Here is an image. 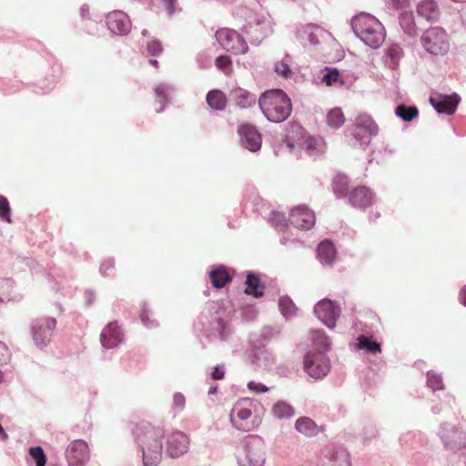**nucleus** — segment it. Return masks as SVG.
<instances>
[{
  "label": "nucleus",
  "instance_id": "1",
  "mask_svg": "<svg viewBox=\"0 0 466 466\" xmlns=\"http://www.w3.org/2000/svg\"><path fill=\"white\" fill-rule=\"evenodd\" d=\"M229 321V312L222 301H208L194 325L209 341L226 342L234 333Z\"/></svg>",
  "mask_w": 466,
  "mask_h": 466
},
{
  "label": "nucleus",
  "instance_id": "2",
  "mask_svg": "<svg viewBox=\"0 0 466 466\" xmlns=\"http://www.w3.org/2000/svg\"><path fill=\"white\" fill-rule=\"evenodd\" d=\"M135 441L142 452L144 466H158L163 455V427L142 421L132 431Z\"/></svg>",
  "mask_w": 466,
  "mask_h": 466
},
{
  "label": "nucleus",
  "instance_id": "3",
  "mask_svg": "<svg viewBox=\"0 0 466 466\" xmlns=\"http://www.w3.org/2000/svg\"><path fill=\"white\" fill-rule=\"evenodd\" d=\"M264 413L265 409L258 400L242 398L234 404L230 421L235 429L250 431L260 425Z\"/></svg>",
  "mask_w": 466,
  "mask_h": 466
},
{
  "label": "nucleus",
  "instance_id": "4",
  "mask_svg": "<svg viewBox=\"0 0 466 466\" xmlns=\"http://www.w3.org/2000/svg\"><path fill=\"white\" fill-rule=\"evenodd\" d=\"M438 436L446 451H450L448 466H466V438L461 429L450 422L440 425Z\"/></svg>",
  "mask_w": 466,
  "mask_h": 466
},
{
  "label": "nucleus",
  "instance_id": "5",
  "mask_svg": "<svg viewBox=\"0 0 466 466\" xmlns=\"http://www.w3.org/2000/svg\"><path fill=\"white\" fill-rule=\"evenodd\" d=\"M258 106L264 116L270 122L285 121L292 112V103L282 89H269L258 98Z\"/></svg>",
  "mask_w": 466,
  "mask_h": 466
},
{
  "label": "nucleus",
  "instance_id": "6",
  "mask_svg": "<svg viewBox=\"0 0 466 466\" xmlns=\"http://www.w3.org/2000/svg\"><path fill=\"white\" fill-rule=\"evenodd\" d=\"M266 452V444L261 437L248 436L237 450V463L238 466H264Z\"/></svg>",
  "mask_w": 466,
  "mask_h": 466
},
{
  "label": "nucleus",
  "instance_id": "7",
  "mask_svg": "<svg viewBox=\"0 0 466 466\" xmlns=\"http://www.w3.org/2000/svg\"><path fill=\"white\" fill-rule=\"evenodd\" d=\"M420 44L424 50L432 56H443L450 48L448 35L440 26L425 30L420 36Z\"/></svg>",
  "mask_w": 466,
  "mask_h": 466
},
{
  "label": "nucleus",
  "instance_id": "8",
  "mask_svg": "<svg viewBox=\"0 0 466 466\" xmlns=\"http://www.w3.org/2000/svg\"><path fill=\"white\" fill-rule=\"evenodd\" d=\"M379 132V127L372 117L366 114H360L355 121V130L352 134L353 147L365 148L373 137H376Z\"/></svg>",
  "mask_w": 466,
  "mask_h": 466
},
{
  "label": "nucleus",
  "instance_id": "9",
  "mask_svg": "<svg viewBox=\"0 0 466 466\" xmlns=\"http://www.w3.org/2000/svg\"><path fill=\"white\" fill-rule=\"evenodd\" d=\"M56 327V319L53 317H39L31 321L30 333L38 349L42 350L50 343Z\"/></svg>",
  "mask_w": 466,
  "mask_h": 466
},
{
  "label": "nucleus",
  "instance_id": "10",
  "mask_svg": "<svg viewBox=\"0 0 466 466\" xmlns=\"http://www.w3.org/2000/svg\"><path fill=\"white\" fill-rule=\"evenodd\" d=\"M216 38L220 46L235 55L245 54L248 50L247 41L238 31L221 28L216 32Z\"/></svg>",
  "mask_w": 466,
  "mask_h": 466
},
{
  "label": "nucleus",
  "instance_id": "11",
  "mask_svg": "<svg viewBox=\"0 0 466 466\" xmlns=\"http://www.w3.org/2000/svg\"><path fill=\"white\" fill-rule=\"evenodd\" d=\"M304 370L315 380L323 379L330 370V360L326 354L307 351L303 360Z\"/></svg>",
  "mask_w": 466,
  "mask_h": 466
},
{
  "label": "nucleus",
  "instance_id": "12",
  "mask_svg": "<svg viewBox=\"0 0 466 466\" xmlns=\"http://www.w3.org/2000/svg\"><path fill=\"white\" fill-rule=\"evenodd\" d=\"M314 313L325 326L329 329H334L341 309L336 301L325 298L317 302L314 307Z\"/></svg>",
  "mask_w": 466,
  "mask_h": 466
},
{
  "label": "nucleus",
  "instance_id": "13",
  "mask_svg": "<svg viewBox=\"0 0 466 466\" xmlns=\"http://www.w3.org/2000/svg\"><path fill=\"white\" fill-rule=\"evenodd\" d=\"M65 456L68 466H86L90 459L87 443L81 439L73 441L66 449Z\"/></svg>",
  "mask_w": 466,
  "mask_h": 466
},
{
  "label": "nucleus",
  "instance_id": "14",
  "mask_svg": "<svg viewBox=\"0 0 466 466\" xmlns=\"http://www.w3.org/2000/svg\"><path fill=\"white\" fill-rule=\"evenodd\" d=\"M239 142L242 147L250 152H257L261 148L262 137L257 127L249 123L240 124L238 127Z\"/></svg>",
  "mask_w": 466,
  "mask_h": 466
},
{
  "label": "nucleus",
  "instance_id": "15",
  "mask_svg": "<svg viewBox=\"0 0 466 466\" xmlns=\"http://www.w3.org/2000/svg\"><path fill=\"white\" fill-rule=\"evenodd\" d=\"M320 466H351L349 452L342 446H326L321 451Z\"/></svg>",
  "mask_w": 466,
  "mask_h": 466
},
{
  "label": "nucleus",
  "instance_id": "16",
  "mask_svg": "<svg viewBox=\"0 0 466 466\" xmlns=\"http://www.w3.org/2000/svg\"><path fill=\"white\" fill-rule=\"evenodd\" d=\"M189 443L190 440L186 433L176 431L167 437L166 452L168 457L177 459L188 451Z\"/></svg>",
  "mask_w": 466,
  "mask_h": 466
},
{
  "label": "nucleus",
  "instance_id": "17",
  "mask_svg": "<svg viewBox=\"0 0 466 466\" xmlns=\"http://www.w3.org/2000/svg\"><path fill=\"white\" fill-rule=\"evenodd\" d=\"M256 335H249L250 356L254 365L264 370L271 369L276 363L275 356L260 345H257Z\"/></svg>",
  "mask_w": 466,
  "mask_h": 466
},
{
  "label": "nucleus",
  "instance_id": "18",
  "mask_svg": "<svg viewBox=\"0 0 466 466\" xmlns=\"http://www.w3.org/2000/svg\"><path fill=\"white\" fill-rule=\"evenodd\" d=\"M431 105L438 114L453 115L461 102V97L457 93L443 95L437 93L430 96Z\"/></svg>",
  "mask_w": 466,
  "mask_h": 466
},
{
  "label": "nucleus",
  "instance_id": "19",
  "mask_svg": "<svg viewBox=\"0 0 466 466\" xmlns=\"http://www.w3.org/2000/svg\"><path fill=\"white\" fill-rule=\"evenodd\" d=\"M242 30L247 35H250L249 41L255 46H258L262 39L271 32L269 21L263 15L257 16L254 22L246 24Z\"/></svg>",
  "mask_w": 466,
  "mask_h": 466
},
{
  "label": "nucleus",
  "instance_id": "20",
  "mask_svg": "<svg viewBox=\"0 0 466 466\" xmlns=\"http://www.w3.org/2000/svg\"><path fill=\"white\" fill-rule=\"evenodd\" d=\"M289 222L296 228L309 230L316 222L315 214L305 206H299L291 209Z\"/></svg>",
  "mask_w": 466,
  "mask_h": 466
},
{
  "label": "nucleus",
  "instance_id": "21",
  "mask_svg": "<svg viewBox=\"0 0 466 466\" xmlns=\"http://www.w3.org/2000/svg\"><path fill=\"white\" fill-rule=\"evenodd\" d=\"M106 25L114 35H126L131 29V22L126 13L120 10L110 12L106 15Z\"/></svg>",
  "mask_w": 466,
  "mask_h": 466
},
{
  "label": "nucleus",
  "instance_id": "22",
  "mask_svg": "<svg viewBox=\"0 0 466 466\" xmlns=\"http://www.w3.org/2000/svg\"><path fill=\"white\" fill-rule=\"evenodd\" d=\"M123 340V332L118 326L117 321L108 323L100 334V342L105 349H115Z\"/></svg>",
  "mask_w": 466,
  "mask_h": 466
},
{
  "label": "nucleus",
  "instance_id": "23",
  "mask_svg": "<svg viewBox=\"0 0 466 466\" xmlns=\"http://www.w3.org/2000/svg\"><path fill=\"white\" fill-rule=\"evenodd\" d=\"M373 193L365 186H359L355 187L349 194V201L355 208L365 210L372 204Z\"/></svg>",
  "mask_w": 466,
  "mask_h": 466
},
{
  "label": "nucleus",
  "instance_id": "24",
  "mask_svg": "<svg viewBox=\"0 0 466 466\" xmlns=\"http://www.w3.org/2000/svg\"><path fill=\"white\" fill-rule=\"evenodd\" d=\"M372 26L379 28V20L368 13H360L351 19V28L359 38L366 35L365 32L367 33L369 28L372 29Z\"/></svg>",
  "mask_w": 466,
  "mask_h": 466
},
{
  "label": "nucleus",
  "instance_id": "25",
  "mask_svg": "<svg viewBox=\"0 0 466 466\" xmlns=\"http://www.w3.org/2000/svg\"><path fill=\"white\" fill-rule=\"evenodd\" d=\"M208 278L212 287L218 289L224 288L232 281L229 268L223 264L212 266L208 272Z\"/></svg>",
  "mask_w": 466,
  "mask_h": 466
},
{
  "label": "nucleus",
  "instance_id": "26",
  "mask_svg": "<svg viewBox=\"0 0 466 466\" xmlns=\"http://www.w3.org/2000/svg\"><path fill=\"white\" fill-rule=\"evenodd\" d=\"M309 339L313 351L316 354H326L331 349V340L323 329H310Z\"/></svg>",
  "mask_w": 466,
  "mask_h": 466
},
{
  "label": "nucleus",
  "instance_id": "27",
  "mask_svg": "<svg viewBox=\"0 0 466 466\" xmlns=\"http://www.w3.org/2000/svg\"><path fill=\"white\" fill-rule=\"evenodd\" d=\"M317 258L322 266L332 267L337 258V250L329 239L322 240L316 248Z\"/></svg>",
  "mask_w": 466,
  "mask_h": 466
},
{
  "label": "nucleus",
  "instance_id": "28",
  "mask_svg": "<svg viewBox=\"0 0 466 466\" xmlns=\"http://www.w3.org/2000/svg\"><path fill=\"white\" fill-rule=\"evenodd\" d=\"M417 14L429 23H435L440 19L439 5L434 0H422L417 5Z\"/></svg>",
  "mask_w": 466,
  "mask_h": 466
},
{
  "label": "nucleus",
  "instance_id": "29",
  "mask_svg": "<svg viewBox=\"0 0 466 466\" xmlns=\"http://www.w3.org/2000/svg\"><path fill=\"white\" fill-rule=\"evenodd\" d=\"M305 130L299 124L294 122L289 123L286 127L284 142L288 147L293 149L300 146L301 141L305 138Z\"/></svg>",
  "mask_w": 466,
  "mask_h": 466
},
{
  "label": "nucleus",
  "instance_id": "30",
  "mask_svg": "<svg viewBox=\"0 0 466 466\" xmlns=\"http://www.w3.org/2000/svg\"><path fill=\"white\" fill-rule=\"evenodd\" d=\"M366 35H362L360 39L369 47L373 49L379 48L384 42L386 33L382 24L379 21V28L377 26H372L368 29V32H365Z\"/></svg>",
  "mask_w": 466,
  "mask_h": 466
},
{
  "label": "nucleus",
  "instance_id": "31",
  "mask_svg": "<svg viewBox=\"0 0 466 466\" xmlns=\"http://www.w3.org/2000/svg\"><path fill=\"white\" fill-rule=\"evenodd\" d=\"M175 86L167 83H161L154 87L157 101L161 105L159 108L156 109L157 114L162 113L166 106L170 104L171 96L175 93Z\"/></svg>",
  "mask_w": 466,
  "mask_h": 466
},
{
  "label": "nucleus",
  "instance_id": "32",
  "mask_svg": "<svg viewBox=\"0 0 466 466\" xmlns=\"http://www.w3.org/2000/svg\"><path fill=\"white\" fill-rule=\"evenodd\" d=\"M229 98L240 108H248L254 106L257 102V96L240 87L232 89L229 93Z\"/></svg>",
  "mask_w": 466,
  "mask_h": 466
},
{
  "label": "nucleus",
  "instance_id": "33",
  "mask_svg": "<svg viewBox=\"0 0 466 466\" xmlns=\"http://www.w3.org/2000/svg\"><path fill=\"white\" fill-rule=\"evenodd\" d=\"M303 149L309 157L317 158L324 153V141L321 137H308L304 138L300 146H298Z\"/></svg>",
  "mask_w": 466,
  "mask_h": 466
},
{
  "label": "nucleus",
  "instance_id": "34",
  "mask_svg": "<svg viewBox=\"0 0 466 466\" xmlns=\"http://www.w3.org/2000/svg\"><path fill=\"white\" fill-rule=\"evenodd\" d=\"M400 26L408 37L416 38L419 34V28L416 25L412 12L401 11L399 15Z\"/></svg>",
  "mask_w": 466,
  "mask_h": 466
},
{
  "label": "nucleus",
  "instance_id": "35",
  "mask_svg": "<svg viewBox=\"0 0 466 466\" xmlns=\"http://www.w3.org/2000/svg\"><path fill=\"white\" fill-rule=\"evenodd\" d=\"M245 285L246 288L244 292L247 295L252 296L256 299L261 298L264 295L265 286L256 273L252 271H248L247 273Z\"/></svg>",
  "mask_w": 466,
  "mask_h": 466
},
{
  "label": "nucleus",
  "instance_id": "36",
  "mask_svg": "<svg viewBox=\"0 0 466 466\" xmlns=\"http://www.w3.org/2000/svg\"><path fill=\"white\" fill-rule=\"evenodd\" d=\"M322 78L321 81L328 86H345L346 80L344 76L340 74V72L337 68L333 67H325L322 70Z\"/></svg>",
  "mask_w": 466,
  "mask_h": 466
},
{
  "label": "nucleus",
  "instance_id": "37",
  "mask_svg": "<svg viewBox=\"0 0 466 466\" xmlns=\"http://www.w3.org/2000/svg\"><path fill=\"white\" fill-rule=\"evenodd\" d=\"M295 429L308 437H313L319 433L318 425L309 417L299 418L295 422Z\"/></svg>",
  "mask_w": 466,
  "mask_h": 466
},
{
  "label": "nucleus",
  "instance_id": "38",
  "mask_svg": "<svg viewBox=\"0 0 466 466\" xmlns=\"http://www.w3.org/2000/svg\"><path fill=\"white\" fill-rule=\"evenodd\" d=\"M357 348L364 350L368 354H377L381 352V345L373 339L372 337L360 335L357 338Z\"/></svg>",
  "mask_w": 466,
  "mask_h": 466
},
{
  "label": "nucleus",
  "instance_id": "39",
  "mask_svg": "<svg viewBox=\"0 0 466 466\" xmlns=\"http://www.w3.org/2000/svg\"><path fill=\"white\" fill-rule=\"evenodd\" d=\"M206 101L210 108L218 111L225 109L227 105L224 93L218 89H213L208 92Z\"/></svg>",
  "mask_w": 466,
  "mask_h": 466
},
{
  "label": "nucleus",
  "instance_id": "40",
  "mask_svg": "<svg viewBox=\"0 0 466 466\" xmlns=\"http://www.w3.org/2000/svg\"><path fill=\"white\" fill-rule=\"evenodd\" d=\"M272 414L280 420H288L295 415V410L285 400L277 401L272 407Z\"/></svg>",
  "mask_w": 466,
  "mask_h": 466
},
{
  "label": "nucleus",
  "instance_id": "41",
  "mask_svg": "<svg viewBox=\"0 0 466 466\" xmlns=\"http://www.w3.org/2000/svg\"><path fill=\"white\" fill-rule=\"evenodd\" d=\"M395 115L401 120L410 122L418 116L419 110L416 106L400 104L395 108Z\"/></svg>",
  "mask_w": 466,
  "mask_h": 466
},
{
  "label": "nucleus",
  "instance_id": "42",
  "mask_svg": "<svg viewBox=\"0 0 466 466\" xmlns=\"http://www.w3.org/2000/svg\"><path fill=\"white\" fill-rule=\"evenodd\" d=\"M301 33L307 37L310 45L316 46L319 43V37L325 34V31L319 25L309 24L303 27Z\"/></svg>",
  "mask_w": 466,
  "mask_h": 466
},
{
  "label": "nucleus",
  "instance_id": "43",
  "mask_svg": "<svg viewBox=\"0 0 466 466\" xmlns=\"http://www.w3.org/2000/svg\"><path fill=\"white\" fill-rule=\"evenodd\" d=\"M279 308L286 319L296 315L297 307L289 296H282L279 299Z\"/></svg>",
  "mask_w": 466,
  "mask_h": 466
},
{
  "label": "nucleus",
  "instance_id": "44",
  "mask_svg": "<svg viewBox=\"0 0 466 466\" xmlns=\"http://www.w3.org/2000/svg\"><path fill=\"white\" fill-rule=\"evenodd\" d=\"M333 192L337 198H345L349 189V179L344 175H337L332 181Z\"/></svg>",
  "mask_w": 466,
  "mask_h": 466
},
{
  "label": "nucleus",
  "instance_id": "45",
  "mask_svg": "<svg viewBox=\"0 0 466 466\" xmlns=\"http://www.w3.org/2000/svg\"><path fill=\"white\" fill-rule=\"evenodd\" d=\"M291 58L289 55H286L285 57L278 61L274 64V71L278 76H280L286 79L291 78L293 76V71L290 67Z\"/></svg>",
  "mask_w": 466,
  "mask_h": 466
},
{
  "label": "nucleus",
  "instance_id": "46",
  "mask_svg": "<svg viewBox=\"0 0 466 466\" xmlns=\"http://www.w3.org/2000/svg\"><path fill=\"white\" fill-rule=\"evenodd\" d=\"M344 122V114L339 107L331 109L327 115V124L334 129L339 128Z\"/></svg>",
  "mask_w": 466,
  "mask_h": 466
},
{
  "label": "nucleus",
  "instance_id": "47",
  "mask_svg": "<svg viewBox=\"0 0 466 466\" xmlns=\"http://www.w3.org/2000/svg\"><path fill=\"white\" fill-rule=\"evenodd\" d=\"M28 454L35 461V466L46 465V455L41 446H33L28 450Z\"/></svg>",
  "mask_w": 466,
  "mask_h": 466
},
{
  "label": "nucleus",
  "instance_id": "48",
  "mask_svg": "<svg viewBox=\"0 0 466 466\" xmlns=\"http://www.w3.org/2000/svg\"><path fill=\"white\" fill-rule=\"evenodd\" d=\"M403 49L399 44H391L387 48V56L390 58L394 68L398 67L399 62L403 56Z\"/></svg>",
  "mask_w": 466,
  "mask_h": 466
},
{
  "label": "nucleus",
  "instance_id": "49",
  "mask_svg": "<svg viewBox=\"0 0 466 466\" xmlns=\"http://www.w3.org/2000/svg\"><path fill=\"white\" fill-rule=\"evenodd\" d=\"M274 334L273 328L269 326H265L259 334L251 333L250 335H256L255 339H257V345H260L261 347H265L267 343L272 339Z\"/></svg>",
  "mask_w": 466,
  "mask_h": 466
},
{
  "label": "nucleus",
  "instance_id": "50",
  "mask_svg": "<svg viewBox=\"0 0 466 466\" xmlns=\"http://www.w3.org/2000/svg\"><path fill=\"white\" fill-rule=\"evenodd\" d=\"M427 385L433 391L443 389L442 378L432 370L427 372Z\"/></svg>",
  "mask_w": 466,
  "mask_h": 466
},
{
  "label": "nucleus",
  "instance_id": "51",
  "mask_svg": "<svg viewBox=\"0 0 466 466\" xmlns=\"http://www.w3.org/2000/svg\"><path fill=\"white\" fill-rule=\"evenodd\" d=\"M0 219L8 223L12 222L9 201L2 195H0Z\"/></svg>",
  "mask_w": 466,
  "mask_h": 466
},
{
  "label": "nucleus",
  "instance_id": "52",
  "mask_svg": "<svg viewBox=\"0 0 466 466\" xmlns=\"http://www.w3.org/2000/svg\"><path fill=\"white\" fill-rule=\"evenodd\" d=\"M272 225L278 229V230H284L287 227V219L284 214L277 212V211H271L270 212V218H269Z\"/></svg>",
  "mask_w": 466,
  "mask_h": 466
},
{
  "label": "nucleus",
  "instance_id": "53",
  "mask_svg": "<svg viewBox=\"0 0 466 466\" xmlns=\"http://www.w3.org/2000/svg\"><path fill=\"white\" fill-rule=\"evenodd\" d=\"M140 319H141V322L144 324V326L148 329H153L157 326V320L150 318V311H149V309L147 308V304L146 302H144L142 305Z\"/></svg>",
  "mask_w": 466,
  "mask_h": 466
},
{
  "label": "nucleus",
  "instance_id": "54",
  "mask_svg": "<svg viewBox=\"0 0 466 466\" xmlns=\"http://www.w3.org/2000/svg\"><path fill=\"white\" fill-rule=\"evenodd\" d=\"M378 435V430L375 425L369 424L363 428L362 442L364 444L370 443Z\"/></svg>",
  "mask_w": 466,
  "mask_h": 466
},
{
  "label": "nucleus",
  "instance_id": "55",
  "mask_svg": "<svg viewBox=\"0 0 466 466\" xmlns=\"http://www.w3.org/2000/svg\"><path fill=\"white\" fill-rule=\"evenodd\" d=\"M147 54L151 56H157L162 54L163 46L159 40L153 39L147 42Z\"/></svg>",
  "mask_w": 466,
  "mask_h": 466
},
{
  "label": "nucleus",
  "instance_id": "56",
  "mask_svg": "<svg viewBox=\"0 0 466 466\" xmlns=\"http://www.w3.org/2000/svg\"><path fill=\"white\" fill-rule=\"evenodd\" d=\"M186 406V398L181 392H176L173 395L172 407L175 412H181Z\"/></svg>",
  "mask_w": 466,
  "mask_h": 466
},
{
  "label": "nucleus",
  "instance_id": "57",
  "mask_svg": "<svg viewBox=\"0 0 466 466\" xmlns=\"http://www.w3.org/2000/svg\"><path fill=\"white\" fill-rule=\"evenodd\" d=\"M216 66L222 70L223 72H227L230 69L232 65L231 58L227 55H220L215 60Z\"/></svg>",
  "mask_w": 466,
  "mask_h": 466
},
{
  "label": "nucleus",
  "instance_id": "58",
  "mask_svg": "<svg viewBox=\"0 0 466 466\" xmlns=\"http://www.w3.org/2000/svg\"><path fill=\"white\" fill-rule=\"evenodd\" d=\"M417 433L414 431H407L400 435V443L401 446L412 447L414 445Z\"/></svg>",
  "mask_w": 466,
  "mask_h": 466
},
{
  "label": "nucleus",
  "instance_id": "59",
  "mask_svg": "<svg viewBox=\"0 0 466 466\" xmlns=\"http://www.w3.org/2000/svg\"><path fill=\"white\" fill-rule=\"evenodd\" d=\"M115 268V259L110 258L101 263L99 267V273L103 277H107Z\"/></svg>",
  "mask_w": 466,
  "mask_h": 466
},
{
  "label": "nucleus",
  "instance_id": "60",
  "mask_svg": "<svg viewBox=\"0 0 466 466\" xmlns=\"http://www.w3.org/2000/svg\"><path fill=\"white\" fill-rule=\"evenodd\" d=\"M247 387L250 391L256 394L268 392L269 390V388L268 386L255 380L248 381Z\"/></svg>",
  "mask_w": 466,
  "mask_h": 466
},
{
  "label": "nucleus",
  "instance_id": "61",
  "mask_svg": "<svg viewBox=\"0 0 466 466\" xmlns=\"http://www.w3.org/2000/svg\"><path fill=\"white\" fill-rule=\"evenodd\" d=\"M387 5L393 10H403L409 5V0H388Z\"/></svg>",
  "mask_w": 466,
  "mask_h": 466
},
{
  "label": "nucleus",
  "instance_id": "62",
  "mask_svg": "<svg viewBox=\"0 0 466 466\" xmlns=\"http://www.w3.org/2000/svg\"><path fill=\"white\" fill-rule=\"evenodd\" d=\"M11 357L7 346L0 340V364H5L9 361Z\"/></svg>",
  "mask_w": 466,
  "mask_h": 466
},
{
  "label": "nucleus",
  "instance_id": "63",
  "mask_svg": "<svg viewBox=\"0 0 466 466\" xmlns=\"http://www.w3.org/2000/svg\"><path fill=\"white\" fill-rule=\"evenodd\" d=\"M225 375V368L223 365H217L213 368L211 371V379L214 380H218L224 378Z\"/></svg>",
  "mask_w": 466,
  "mask_h": 466
},
{
  "label": "nucleus",
  "instance_id": "64",
  "mask_svg": "<svg viewBox=\"0 0 466 466\" xmlns=\"http://www.w3.org/2000/svg\"><path fill=\"white\" fill-rule=\"evenodd\" d=\"M163 4L169 16L173 15L177 9V0H163Z\"/></svg>",
  "mask_w": 466,
  "mask_h": 466
}]
</instances>
